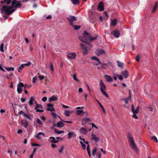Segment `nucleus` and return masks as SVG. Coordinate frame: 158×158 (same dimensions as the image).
Masks as SVG:
<instances>
[{
    "label": "nucleus",
    "mask_w": 158,
    "mask_h": 158,
    "mask_svg": "<svg viewBox=\"0 0 158 158\" xmlns=\"http://www.w3.org/2000/svg\"><path fill=\"white\" fill-rule=\"evenodd\" d=\"M21 6L20 1L17 0H13L12 2V5L10 6H3L0 9V11L2 14L5 13L9 15L12 14L16 10V8Z\"/></svg>",
    "instance_id": "nucleus-1"
},
{
    "label": "nucleus",
    "mask_w": 158,
    "mask_h": 158,
    "mask_svg": "<svg viewBox=\"0 0 158 158\" xmlns=\"http://www.w3.org/2000/svg\"><path fill=\"white\" fill-rule=\"evenodd\" d=\"M97 36L96 35L93 37H91L86 31H85L82 34V36H79L78 38L83 42L86 43L88 41H92L97 39Z\"/></svg>",
    "instance_id": "nucleus-2"
},
{
    "label": "nucleus",
    "mask_w": 158,
    "mask_h": 158,
    "mask_svg": "<svg viewBox=\"0 0 158 158\" xmlns=\"http://www.w3.org/2000/svg\"><path fill=\"white\" fill-rule=\"evenodd\" d=\"M128 138L131 149L135 151L137 153H139V150L135 142L133 137L130 133L128 134Z\"/></svg>",
    "instance_id": "nucleus-3"
},
{
    "label": "nucleus",
    "mask_w": 158,
    "mask_h": 158,
    "mask_svg": "<svg viewBox=\"0 0 158 158\" xmlns=\"http://www.w3.org/2000/svg\"><path fill=\"white\" fill-rule=\"evenodd\" d=\"M99 86H100V90L102 93L106 97L108 98L109 96L105 91L106 90V87L102 80L99 81Z\"/></svg>",
    "instance_id": "nucleus-4"
},
{
    "label": "nucleus",
    "mask_w": 158,
    "mask_h": 158,
    "mask_svg": "<svg viewBox=\"0 0 158 158\" xmlns=\"http://www.w3.org/2000/svg\"><path fill=\"white\" fill-rule=\"evenodd\" d=\"M77 56V54L75 52L69 53L67 55L68 59L70 61L75 59Z\"/></svg>",
    "instance_id": "nucleus-5"
},
{
    "label": "nucleus",
    "mask_w": 158,
    "mask_h": 158,
    "mask_svg": "<svg viewBox=\"0 0 158 158\" xmlns=\"http://www.w3.org/2000/svg\"><path fill=\"white\" fill-rule=\"evenodd\" d=\"M67 19L69 22L70 25L72 27H73V22L77 20L76 18L74 16H69L67 17Z\"/></svg>",
    "instance_id": "nucleus-6"
},
{
    "label": "nucleus",
    "mask_w": 158,
    "mask_h": 158,
    "mask_svg": "<svg viewBox=\"0 0 158 158\" xmlns=\"http://www.w3.org/2000/svg\"><path fill=\"white\" fill-rule=\"evenodd\" d=\"M24 85L23 83H19L17 85V91L18 94H21L22 92V88L23 87Z\"/></svg>",
    "instance_id": "nucleus-7"
},
{
    "label": "nucleus",
    "mask_w": 158,
    "mask_h": 158,
    "mask_svg": "<svg viewBox=\"0 0 158 158\" xmlns=\"http://www.w3.org/2000/svg\"><path fill=\"white\" fill-rule=\"evenodd\" d=\"M80 45L81 47L82 50H83V54L84 55H86L88 53V51L87 50V48L86 47L85 45L83 44H80Z\"/></svg>",
    "instance_id": "nucleus-8"
},
{
    "label": "nucleus",
    "mask_w": 158,
    "mask_h": 158,
    "mask_svg": "<svg viewBox=\"0 0 158 158\" xmlns=\"http://www.w3.org/2000/svg\"><path fill=\"white\" fill-rule=\"evenodd\" d=\"M95 53L97 55L100 56L105 53V51L103 49L99 48L96 51Z\"/></svg>",
    "instance_id": "nucleus-9"
},
{
    "label": "nucleus",
    "mask_w": 158,
    "mask_h": 158,
    "mask_svg": "<svg viewBox=\"0 0 158 158\" xmlns=\"http://www.w3.org/2000/svg\"><path fill=\"white\" fill-rule=\"evenodd\" d=\"M91 137L92 140L95 142L97 143L99 141V138L98 137H97L96 135L94 133H91Z\"/></svg>",
    "instance_id": "nucleus-10"
},
{
    "label": "nucleus",
    "mask_w": 158,
    "mask_h": 158,
    "mask_svg": "<svg viewBox=\"0 0 158 158\" xmlns=\"http://www.w3.org/2000/svg\"><path fill=\"white\" fill-rule=\"evenodd\" d=\"M106 81L107 82H110L113 81V79L111 77L110 75L105 74L104 76Z\"/></svg>",
    "instance_id": "nucleus-11"
},
{
    "label": "nucleus",
    "mask_w": 158,
    "mask_h": 158,
    "mask_svg": "<svg viewBox=\"0 0 158 158\" xmlns=\"http://www.w3.org/2000/svg\"><path fill=\"white\" fill-rule=\"evenodd\" d=\"M98 9L100 11H102L104 10L103 3L102 2H100L98 7Z\"/></svg>",
    "instance_id": "nucleus-12"
},
{
    "label": "nucleus",
    "mask_w": 158,
    "mask_h": 158,
    "mask_svg": "<svg viewBox=\"0 0 158 158\" xmlns=\"http://www.w3.org/2000/svg\"><path fill=\"white\" fill-rule=\"evenodd\" d=\"M48 108L47 109L48 111H54L55 109L53 107V104L50 103H48L47 104Z\"/></svg>",
    "instance_id": "nucleus-13"
},
{
    "label": "nucleus",
    "mask_w": 158,
    "mask_h": 158,
    "mask_svg": "<svg viewBox=\"0 0 158 158\" xmlns=\"http://www.w3.org/2000/svg\"><path fill=\"white\" fill-rule=\"evenodd\" d=\"M99 64L102 65V66H101L102 68H104L105 69H106V67H105L104 66H111V67H112V68H113V65H112V64L110 62H108L107 63H104V64L102 63L101 62V64Z\"/></svg>",
    "instance_id": "nucleus-14"
},
{
    "label": "nucleus",
    "mask_w": 158,
    "mask_h": 158,
    "mask_svg": "<svg viewBox=\"0 0 158 158\" xmlns=\"http://www.w3.org/2000/svg\"><path fill=\"white\" fill-rule=\"evenodd\" d=\"M76 136V135L73 132H69L68 133V138L69 139H71Z\"/></svg>",
    "instance_id": "nucleus-15"
},
{
    "label": "nucleus",
    "mask_w": 158,
    "mask_h": 158,
    "mask_svg": "<svg viewBox=\"0 0 158 158\" xmlns=\"http://www.w3.org/2000/svg\"><path fill=\"white\" fill-rule=\"evenodd\" d=\"M131 106V110L133 112V113L137 114L139 111V106H138L136 108V109H135L134 106L133 104Z\"/></svg>",
    "instance_id": "nucleus-16"
},
{
    "label": "nucleus",
    "mask_w": 158,
    "mask_h": 158,
    "mask_svg": "<svg viewBox=\"0 0 158 158\" xmlns=\"http://www.w3.org/2000/svg\"><path fill=\"white\" fill-rule=\"evenodd\" d=\"M79 131L83 135H85L87 134V130L85 127H81L79 130Z\"/></svg>",
    "instance_id": "nucleus-17"
},
{
    "label": "nucleus",
    "mask_w": 158,
    "mask_h": 158,
    "mask_svg": "<svg viewBox=\"0 0 158 158\" xmlns=\"http://www.w3.org/2000/svg\"><path fill=\"white\" fill-rule=\"evenodd\" d=\"M113 34L114 36L116 38H118L120 36V33L117 30H114L113 32Z\"/></svg>",
    "instance_id": "nucleus-18"
},
{
    "label": "nucleus",
    "mask_w": 158,
    "mask_h": 158,
    "mask_svg": "<svg viewBox=\"0 0 158 158\" xmlns=\"http://www.w3.org/2000/svg\"><path fill=\"white\" fill-rule=\"evenodd\" d=\"M121 74L125 78H127L128 75V73L127 70L122 71L121 72Z\"/></svg>",
    "instance_id": "nucleus-19"
},
{
    "label": "nucleus",
    "mask_w": 158,
    "mask_h": 158,
    "mask_svg": "<svg viewBox=\"0 0 158 158\" xmlns=\"http://www.w3.org/2000/svg\"><path fill=\"white\" fill-rule=\"evenodd\" d=\"M64 125V124L63 121H60L58 122L56 124V127H61Z\"/></svg>",
    "instance_id": "nucleus-20"
},
{
    "label": "nucleus",
    "mask_w": 158,
    "mask_h": 158,
    "mask_svg": "<svg viewBox=\"0 0 158 158\" xmlns=\"http://www.w3.org/2000/svg\"><path fill=\"white\" fill-rule=\"evenodd\" d=\"M42 135L44 136L45 135L43 132H40L37 134V135L35 136V137L39 139H40L41 138V137H40V135Z\"/></svg>",
    "instance_id": "nucleus-21"
},
{
    "label": "nucleus",
    "mask_w": 158,
    "mask_h": 158,
    "mask_svg": "<svg viewBox=\"0 0 158 158\" xmlns=\"http://www.w3.org/2000/svg\"><path fill=\"white\" fill-rule=\"evenodd\" d=\"M35 100V98L33 97H31L28 101L29 105L31 106L33 104V102Z\"/></svg>",
    "instance_id": "nucleus-22"
},
{
    "label": "nucleus",
    "mask_w": 158,
    "mask_h": 158,
    "mask_svg": "<svg viewBox=\"0 0 158 158\" xmlns=\"http://www.w3.org/2000/svg\"><path fill=\"white\" fill-rule=\"evenodd\" d=\"M22 124L25 128H26L28 125V123L26 120H23L22 122Z\"/></svg>",
    "instance_id": "nucleus-23"
},
{
    "label": "nucleus",
    "mask_w": 158,
    "mask_h": 158,
    "mask_svg": "<svg viewBox=\"0 0 158 158\" xmlns=\"http://www.w3.org/2000/svg\"><path fill=\"white\" fill-rule=\"evenodd\" d=\"M90 121V119L88 118H84L82 119L81 123L82 124L84 125L85 123Z\"/></svg>",
    "instance_id": "nucleus-24"
},
{
    "label": "nucleus",
    "mask_w": 158,
    "mask_h": 158,
    "mask_svg": "<svg viewBox=\"0 0 158 158\" xmlns=\"http://www.w3.org/2000/svg\"><path fill=\"white\" fill-rule=\"evenodd\" d=\"M49 139H50V142L52 143H57L59 141L58 140H56L54 137H50Z\"/></svg>",
    "instance_id": "nucleus-25"
},
{
    "label": "nucleus",
    "mask_w": 158,
    "mask_h": 158,
    "mask_svg": "<svg viewBox=\"0 0 158 158\" xmlns=\"http://www.w3.org/2000/svg\"><path fill=\"white\" fill-rule=\"evenodd\" d=\"M117 65L120 69H124V64L123 63L119 61H117Z\"/></svg>",
    "instance_id": "nucleus-26"
},
{
    "label": "nucleus",
    "mask_w": 158,
    "mask_h": 158,
    "mask_svg": "<svg viewBox=\"0 0 158 158\" xmlns=\"http://www.w3.org/2000/svg\"><path fill=\"white\" fill-rule=\"evenodd\" d=\"M54 132L57 134H60L62 133H64V131H59L56 128H54Z\"/></svg>",
    "instance_id": "nucleus-27"
},
{
    "label": "nucleus",
    "mask_w": 158,
    "mask_h": 158,
    "mask_svg": "<svg viewBox=\"0 0 158 158\" xmlns=\"http://www.w3.org/2000/svg\"><path fill=\"white\" fill-rule=\"evenodd\" d=\"M158 6V2H156L155 3V5L152 11V13H154L155 12L156 9Z\"/></svg>",
    "instance_id": "nucleus-28"
},
{
    "label": "nucleus",
    "mask_w": 158,
    "mask_h": 158,
    "mask_svg": "<svg viewBox=\"0 0 158 158\" xmlns=\"http://www.w3.org/2000/svg\"><path fill=\"white\" fill-rule=\"evenodd\" d=\"M117 22V20L116 19H114L111 21L110 25L111 26H114L116 24Z\"/></svg>",
    "instance_id": "nucleus-29"
},
{
    "label": "nucleus",
    "mask_w": 158,
    "mask_h": 158,
    "mask_svg": "<svg viewBox=\"0 0 158 158\" xmlns=\"http://www.w3.org/2000/svg\"><path fill=\"white\" fill-rule=\"evenodd\" d=\"M73 79L74 81L77 82H79L80 81L78 79L77 77V74L76 73H74L73 75Z\"/></svg>",
    "instance_id": "nucleus-30"
},
{
    "label": "nucleus",
    "mask_w": 158,
    "mask_h": 158,
    "mask_svg": "<svg viewBox=\"0 0 158 158\" xmlns=\"http://www.w3.org/2000/svg\"><path fill=\"white\" fill-rule=\"evenodd\" d=\"M57 99V98L56 97L54 96H52L49 99V101L51 102L53 101H56Z\"/></svg>",
    "instance_id": "nucleus-31"
},
{
    "label": "nucleus",
    "mask_w": 158,
    "mask_h": 158,
    "mask_svg": "<svg viewBox=\"0 0 158 158\" xmlns=\"http://www.w3.org/2000/svg\"><path fill=\"white\" fill-rule=\"evenodd\" d=\"M91 59L93 60H97L99 64H101V62L99 61V59L96 56H93L91 57Z\"/></svg>",
    "instance_id": "nucleus-32"
},
{
    "label": "nucleus",
    "mask_w": 158,
    "mask_h": 158,
    "mask_svg": "<svg viewBox=\"0 0 158 158\" xmlns=\"http://www.w3.org/2000/svg\"><path fill=\"white\" fill-rule=\"evenodd\" d=\"M77 114L79 115H81L83 114L84 113V111L82 110H77Z\"/></svg>",
    "instance_id": "nucleus-33"
},
{
    "label": "nucleus",
    "mask_w": 158,
    "mask_h": 158,
    "mask_svg": "<svg viewBox=\"0 0 158 158\" xmlns=\"http://www.w3.org/2000/svg\"><path fill=\"white\" fill-rule=\"evenodd\" d=\"M80 144L82 146V147L83 150H85L86 149V145H85L82 142L80 141Z\"/></svg>",
    "instance_id": "nucleus-34"
},
{
    "label": "nucleus",
    "mask_w": 158,
    "mask_h": 158,
    "mask_svg": "<svg viewBox=\"0 0 158 158\" xmlns=\"http://www.w3.org/2000/svg\"><path fill=\"white\" fill-rule=\"evenodd\" d=\"M24 116L25 117L27 118L30 120H31V117L30 114L28 115L24 113Z\"/></svg>",
    "instance_id": "nucleus-35"
},
{
    "label": "nucleus",
    "mask_w": 158,
    "mask_h": 158,
    "mask_svg": "<svg viewBox=\"0 0 158 158\" xmlns=\"http://www.w3.org/2000/svg\"><path fill=\"white\" fill-rule=\"evenodd\" d=\"M51 114L52 116L54 117L55 118H56L58 117H59L60 118V117L55 113L52 112Z\"/></svg>",
    "instance_id": "nucleus-36"
},
{
    "label": "nucleus",
    "mask_w": 158,
    "mask_h": 158,
    "mask_svg": "<svg viewBox=\"0 0 158 158\" xmlns=\"http://www.w3.org/2000/svg\"><path fill=\"white\" fill-rule=\"evenodd\" d=\"M6 69L8 71H13L14 70V67H6L4 68Z\"/></svg>",
    "instance_id": "nucleus-37"
},
{
    "label": "nucleus",
    "mask_w": 158,
    "mask_h": 158,
    "mask_svg": "<svg viewBox=\"0 0 158 158\" xmlns=\"http://www.w3.org/2000/svg\"><path fill=\"white\" fill-rule=\"evenodd\" d=\"M97 150V148H95L93 150L92 154V155L94 156H95V153L96 152V151Z\"/></svg>",
    "instance_id": "nucleus-38"
},
{
    "label": "nucleus",
    "mask_w": 158,
    "mask_h": 158,
    "mask_svg": "<svg viewBox=\"0 0 158 158\" xmlns=\"http://www.w3.org/2000/svg\"><path fill=\"white\" fill-rule=\"evenodd\" d=\"M73 4H77L78 3L79 1V0H71Z\"/></svg>",
    "instance_id": "nucleus-39"
},
{
    "label": "nucleus",
    "mask_w": 158,
    "mask_h": 158,
    "mask_svg": "<svg viewBox=\"0 0 158 158\" xmlns=\"http://www.w3.org/2000/svg\"><path fill=\"white\" fill-rule=\"evenodd\" d=\"M38 108H42L43 107L41 105L39 104H37L36 105V106L35 107L34 109H38Z\"/></svg>",
    "instance_id": "nucleus-40"
},
{
    "label": "nucleus",
    "mask_w": 158,
    "mask_h": 158,
    "mask_svg": "<svg viewBox=\"0 0 158 158\" xmlns=\"http://www.w3.org/2000/svg\"><path fill=\"white\" fill-rule=\"evenodd\" d=\"M24 67L23 66V65L22 64L20 66H19L18 69V72H20L21 71L23 68Z\"/></svg>",
    "instance_id": "nucleus-41"
},
{
    "label": "nucleus",
    "mask_w": 158,
    "mask_h": 158,
    "mask_svg": "<svg viewBox=\"0 0 158 158\" xmlns=\"http://www.w3.org/2000/svg\"><path fill=\"white\" fill-rule=\"evenodd\" d=\"M3 47H4V45L3 43H2L0 45V51L2 52H4V50H3Z\"/></svg>",
    "instance_id": "nucleus-42"
},
{
    "label": "nucleus",
    "mask_w": 158,
    "mask_h": 158,
    "mask_svg": "<svg viewBox=\"0 0 158 158\" xmlns=\"http://www.w3.org/2000/svg\"><path fill=\"white\" fill-rule=\"evenodd\" d=\"M23 66L25 67L26 66H28L31 65V63L30 62L28 61L27 63L22 64Z\"/></svg>",
    "instance_id": "nucleus-43"
},
{
    "label": "nucleus",
    "mask_w": 158,
    "mask_h": 158,
    "mask_svg": "<svg viewBox=\"0 0 158 158\" xmlns=\"http://www.w3.org/2000/svg\"><path fill=\"white\" fill-rule=\"evenodd\" d=\"M64 114V115L66 116H69L70 115L69 112L68 110H65Z\"/></svg>",
    "instance_id": "nucleus-44"
},
{
    "label": "nucleus",
    "mask_w": 158,
    "mask_h": 158,
    "mask_svg": "<svg viewBox=\"0 0 158 158\" xmlns=\"http://www.w3.org/2000/svg\"><path fill=\"white\" fill-rule=\"evenodd\" d=\"M74 29L75 30H77L80 28L81 26L78 25H75L74 26Z\"/></svg>",
    "instance_id": "nucleus-45"
},
{
    "label": "nucleus",
    "mask_w": 158,
    "mask_h": 158,
    "mask_svg": "<svg viewBox=\"0 0 158 158\" xmlns=\"http://www.w3.org/2000/svg\"><path fill=\"white\" fill-rule=\"evenodd\" d=\"M152 139L155 141L157 143H158V140L157 139V138L155 136H153L152 137Z\"/></svg>",
    "instance_id": "nucleus-46"
},
{
    "label": "nucleus",
    "mask_w": 158,
    "mask_h": 158,
    "mask_svg": "<svg viewBox=\"0 0 158 158\" xmlns=\"http://www.w3.org/2000/svg\"><path fill=\"white\" fill-rule=\"evenodd\" d=\"M37 123L40 125H42L43 123L41 121V120L39 118L37 119Z\"/></svg>",
    "instance_id": "nucleus-47"
},
{
    "label": "nucleus",
    "mask_w": 158,
    "mask_h": 158,
    "mask_svg": "<svg viewBox=\"0 0 158 158\" xmlns=\"http://www.w3.org/2000/svg\"><path fill=\"white\" fill-rule=\"evenodd\" d=\"M136 114H137L136 113H133V114L132 115V117L133 118L135 119H137L138 118V116L136 115Z\"/></svg>",
    "instance_id": "nucleus-48"
},
{
    "label": "nucleus",
    "mask_w": 158,
    "mask_h": 158,
    "mask_svg": "<svg viewBox=\"0 0 158 158\" xmlns=\"http://www.w3.org/2000/svg\"><path fill=\"white\" fill-rule=\"evenodd\" d=\"M50 69L53 72L54 71V67L53 64L52 63L50 64Z\"/></svg>",
    "instance_id": "nucleus-49"
},
{
    "label": "nucleus",
    "mask_w": 158,
    "mask_h": 158,
    "mask_svg": "<svg viewBox=\"0 0 158 158\" xmlns=\"http://www.w3.org/2000/svg\"><path fill=\"white\" fill-rule=\"evenodd\" d=\"M38 77L40 80H42L44 78V76L39 75L38 76Z\"/></svg>",
    "instance_id": "nucleus-50"
},
{
    "label": "nucleus",
    "mask_w": 158,
    "mask_h": 158,
    "mask_svg": "<svg viewBox=\"0 0 158 158\" xmlns=\"http://www.w3.org/2000/svg\"><path fill=\"white\" fill-rule=\"evenodd\" d=\"M118 77L119 79L120 80H122L123 79V77L122 75H118Z\"/></svg>",
    "instance_id": "nucleus-51"
},
{
    "label": "nucleus",
    "mask_w": 158,
    "mask_h": 158,
    "mask_svg": "<svg viewBox=\"0 0 158 158\" xmlns=\"http://www.w3.org/2000/svg\"><path fill=\"white\" fill-rule=\"evenodd\" d=\"M31 145L32 146H40V145L39 144L37 143H31Z\"/></svg>",
    "instance_id": "nucleus-52"
},
{
    "label": "nucleus",
    "mask_w": 158,
    "mask_h": 158,
    "mask_svg": "<svg viewBox=\"0 0 158 158\" xmlns=\"http://www.w3.org/2000/svg\"><path fill=\"white\" fill-rule=\"evenodd\" d=\"M37 79V78L36 77H34L32 78V82L33 83H34L35 82L36 80Z\"/></svg>",
    "instance_id": "nucleus-53"
},
{
    "label": "nucleus",
    "mask_w": 158,
    "mask_h": 158,
    "mask_svg": "<svg viewBox=\"0 0 158 158\" xmlns=\"http://www.w3.org/2000/svg\"><path fill=\"white\" fill-rule=\"evenodd\" d=\"M35 110L36 111V112H40V113L43 112L44 111V110H40L38 109H35Z\"/></svg>",
    "instance_id": "nucleus-54"
},
{
    "label": "nucleus",
    "mask_w": 158,
    "mask_h": 158,
    "mask_svg": "<svg viewBox=\"0 0 158 158\" xmlns=\"http://www.w3.org/2000/svg\"><path fill=\"white\" fill-rule=\"evenodd\" d=\"M140 57L139 55H137L135 58V60L136 61L138 62H139V61Z\"/></svg>",
    "instance_id": "nucleus-55"
},
{
    "label": "nucleus",
    "mask_w": 158,
    "mask_h": 158,
    "mask_svg": "<svg viewBox=\"0 0 158 158\" xmlns=\"http://www.w3.org/2000/svg\"><path fill=\"white\" fill-rule=\"evenodd\" d=\"M47 98L46 97H43L42 99V100L43 102H45L47 100Z\"/></svg>",
    "instance_id": "nucleus-56"
},
{
    "label": "nucleus",
    "mask_w": 158,
    "mask_h": 158,
    "mask_svg": "<svg viewBox=\"0 0 158 158\" xmlns=\"http://www.w3.org/2000/svg\"><path fill=\"white\" fill-rule=\"evenodd\" d=\"M91 124L92 125V127H94L96 128L97 129H98V127L96 126V125L94 123H92Z\"/></svg>",
    "instance_id": "nucleus-57"
},
{
    "label": "nucleus",
    "mask_w": 158,
    "mask_h": 158,
    "mask_svg": "<svg viewBox=\"0 0 158 158\" xmlns=\"http://www.w3.org/2000/svg\"><path fill=\"white\" fill-rule=\"evenodd\" d=\"M64 149V147L63 146H62L61 147V148L59 149V151L60 153H61L63 151V149Z\"/></svg>",
    "instance_id": "nucleus-58"
},
{
    "label": "nucleus",
    "mask_w": 158,
    "mask_h": 158,
    "mask_svg": "<svg viewBox=\"0 0 158 158\" xmlns=\"http://www.w3.org/2000/svg\"><path fill=\"white\" fill-rule=\"evenodd\" d=\"M40 119L43 121H44L46 120L44 116H41L40 117Z\"/></svg>",
    "instance_id": "nucleus-59"
},
{
    "label": "nucleus",
    "mask_w": 158,
    "mask_h": 158,
    "mask_svg": "<svg viewBox=\"0 0 158 158\" xmlns=\"http://www.w3.org/2000/svg\"><path fill=\"white\" fill-rule=\"evenodd\" d=\"M88 154L89 156H91V155L90 153V149H87Z\"/></svg>",
    "instance_id": "nucleus-60"
},
{
    "label": "nucleus",
    "mask_w": 158,
    "mask_h": 158,
    "mask_svg": "<svg viewBox=\"0 0 158 158\" xmlns=\"http://www.w3.org/2000/svg\"><path fill=\"white\" fill-rule=\"evenodd\" d=\"M13 75L12 73L10 74L9 75H6V77L7 79H9Z\"/></svg>",
    "instance_id": "nucleus-61"
},
{
    "label": "nucleus",
    "mask_w": 158,
    "mask_h": 158,
    "mask_svg": "<svg viewBox=\"0 0 158 158\" xmlns=\"http://www.w3.org/2000/svg\"><path fill=\"white\" fill-rule=\"evenodd\" d=\"M46 18L47 19H50L52 18L51 15H48V16L46 17Z\"/></svg>",
    "instance_id": "nucleus-62"
},
{
    "label": "nucleus",
    "mask_w": 158,
    "mask_h": 158,
    "mask_svg": "<svg viewBox=\"0 0 158 158\" xmlns=\"http://www.w3.org/2000/svg\"><path fill=\"white\" fill-rule=\"evenodd\" d=\"M26 100V98H21V101L22 102H24Z\"/></svg>",
    "instance_id": "nucleus-63"
},
{
    "label": "nucleus",
    "mask_w": 158,
    "mask_h": 158,
    "mask_svg": "<svg viewBox=\"0 0 158 158\" xmlns=\"http://www.w3.org/2000/svg\"><path fill=\"white\" fill-rule=\"evenodd\" d=\"M97 156L98 158H101V153L100 152H99L98 154V155Z\"/></svg>",
    "instance_id": "nucleus-64"
}]
</instances>
